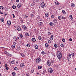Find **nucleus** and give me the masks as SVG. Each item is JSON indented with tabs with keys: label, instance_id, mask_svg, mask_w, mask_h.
Segmentation results:
<instances>
[{
	"label": "nucleus",
	"instance_id": "f257e3e1",
	"mask_svg": "<svg viewBox=\"0 0 76 76\" xmlns=\"http://www.w3.org/2000/svg\"><path fill=\"white\" fill-rule=\"evenodd\" d=\"M56 54L57 57H58V59H61V58L62 57V54H61V53L60 51H57L56 53Z\"/></svg>",
	"mask_w": 76,
	"mask_h": 76
},
{
	"label": "nucleus",
	"instance_id": "f03ea898",
	"mask_svg": "<svg viewBox=\"0 0 76 76\" xmlns=\"http://www.w3.org/2000/svg\"><path fill=\"white\" fill-rule=\"evenodd\" d=\"M36 63L37 64H39L41 63V58H37L36 60Z\"/></svg>",
	"mask_w": 76,
	"mask_h": 76
},
{
	"label": "nucleus",
	"instance_id": "7ed1b4c3",
	"mask_svg": "<svg viewBox=\"0 0 76 76\" xmlns=\"http://www.w3.org/2000/svg\"><path fill=\"white\" fill-rule=\"evenodd\" d=\"M48 70V72L51 73H52L53 72V69L51 67L49 68Z\"/></svg>",
	"mask_w": 76,
	"mask_h": 76
},
{
	"label": "nucleus",
	"instance_id": "20e7f679",
	"mask_svg": "<svg viewBox=\"0 0 76 76\" xmlns=\"http://www.w3.org/2000/svg\"><path fill=\"white\" fill-rule=\"evenodd\" d=\"M46 63H47V65H48V66H50L51 65V61L49 60H48L47 61Z\"/></svg>",
	"mask_w": 76,
	"mask_h": 76
},
{
	"label": "nucleus",
	"instance_id": "39448f33",
	"mask_svg": "<svg viewBox=\"0 0 76 76\" xmlns=\"http://www.w3.org/2000/svg\"><path fill=\"white\" fill-rule=\"evenodd\" d=\"M41 6L42 7L44 8V7H45V3H44V2H42L41 4Z\"/></svg>",
	"mask_w": 76,
	"mask_h": 76
},
{
	"label": "nucleus",
	"instance_id": "423d86ee",
	"mask_svg": "<svg viewBox=\"0 0 76 76\" xmlns=\"http://www.w3.org/2000/svg\"><path fill=\"white\" fill-rule=\"evenodd\" d=\"M7 24L8 26H10V25H11V21L10 20L7 21Z\"/></svg>",
	"mask_w": 76,
	"mask_h": 76
},
{
	"label": "nucleus",
	"instance_id": "0eeeda50",
	"mask_svg": "<svg viewBox=\"0 0 76 76\" xmlns=\"http://www.w3.org/2000/svg\"><path fill=\"white\" fill-rule=\"evenodd\" d=\"M24 63H22L21 64H20V67H23L24 65Z\"/></svg>",
	"mask_w": 76,
	"mask_h": 76
},
{
	"label": "nucleus",
	"instance_id": "6e6552de",
	"mask_svg": "<svg viewBox=\"0 0 76 76\" xmlns=\"http://www.w3.org/2000/svg\"><path fill=\"white\" fill-rule=\"evenodd\" d=\"M22 28H23V29H24V30H26L27 29V27H26V26L25 25H24L22 26Z\"/></svg>",
	"mask_w": 76,
	"mask_h": 76
},
{
	"label": "nucleus",
	"instance_id": "1a4fd4ad",
	"mask_svg": "<svg viewBox=\"0 0 76 76\" xmlns=\"http://www.w3.org/2000/svg\"><path fill=\"white\" fill-rule=\"evenodd\" d=\"M53 22L54 23H57V19H54L53 20Z\"/></svg>",
	"mask_w": 76,
	"mask_h": 76
},
{
	"label": "nucleus",
	"instance_id": "9d476101",
	"mask_svg": "<svg viewBox=\"0 0 76 76\" xmlns=\"http://www.w3.org/2000/svg\"><path fill=\"white\" fill-rule=\"evenodd\" d=\"M22 6V4L20 3H19L17 5V7L18 8H20Z\"/></svg>",
	"mask_w": 76,
	"mask_h": 76
},
{
	"label": "nucleus",
	"instance_id": "9b49d317",
	"mask_svg": "<svg viewBox=\"0 0 76 76\" xmlns=\"http://www.w3.org/2000/svg\"><path fill=\"white\" fill-rule=\"evenodd\" d=\"M37 24L39 26H42V25H43V23H42V22H40V23H37Z\"/></svg>",
	"mask_w": 76,
	"mask_h": 76
},
{
	"label": "nucleus",
	"instance_id": "f8f14e48",
	"mask_svg": "<svg viewBox=\"0 0 76 76\" xmlns=\"http://www.w3.org/2000/svg\"><path fill=\"white\" fill-rule=\"evenodd\" d=\"M17 29L18 31H21V28L20 27H17Z\"/></svg>",
	"mask_w": 76,
	"mask_h": 76
},
{
	"label": "nucleus",
	"instance_id": "ddd939ff",
	"mask_svg": "<svg viewBox=\"0 0 76 76\" xmlns=\"http://www.w3.org/2000/svg\"><path fill=\"white\" fill-rule=\"evenodd\" d=\"M69 18L71 20H73V17L72 15H69Z\"/></svg>",
	"mask_w": 76,
	"mask_h": 76
},
{
	"label": "nucleus",
	"instance_id": "4468645a",
	"mask_svg": "<svg viewBox=\"0 0 76 76\" xmlns=\"http://www.w3.org/2000/svg\"><path fill=\"white\" fill-rule=\"evenodd\" d=\"M48 16H49V14L48 13H46L45 15V17L47 18Z\"/></svg>",
	"mask_w": 76,
	"mask_h": 76
},
{
	"label": "nucleus",
	"instance_id": "2eb2a0df",
	"mask_svg": "<svg viewBox=\"0 0 76 76\" xmlns=\"http://www.w3.org/2000/svg\"><path fill=\"white\" fill-rule=\"evenodd\" d=\"M71 6L72 7H74L75 6V5L74 4H73V3H71Z\"/></svg>",
	"mask_w": 76,
	"mask_h": 76
},
{
	"label": "nucleus",
	"instance_id": "dca6fc26",
	"mask_svg": "<svg viewBox=\"0 0 76 76\" xmlns=\"http://www.w3.org/2000/svg\"><path fill=\"white\" fill-rule=\"evenodd\" d=\"M13 39L14 41H17V38H16V37L15 36L13 38Z\"/></svg>",
	"mask_w": 76,
	"mask_h": 76
},
{
	"label": "nucleus",
	"instance_id": "f3484780",
	"mask_svg": "<svg viewBox=\"0 0 76 76\" xmlns=\"http://www.w3.org/2000/svg\"><path fill=\"white\" fill-rule=\"evenodd\" d=\"M30 17L31 18H34L35 17V16L33 14H31V15H30Z\"/></svg>",
	"mask_w": 76,
	"mask_h": 76
},
{
	"label": "nucleus",
	"instance_id": "a211bd4d",
	"mask_svg": "<svg viewBox=\"0 0 76 76\" xmlns=\"http://www.w3.org/2000/svg\"><path fill=\"white\" fill-rule=\"evenodd\" d=\"M0 20L1 21V22H3L4 21V18H1L0 19Z\"/></svg>",
	"mask_w": 76,
	"mask_h": 76
},
{
	"label": "nucleus",
	"instance_id": "6ab92c4d",
	"mask_svg": "<svg viewBox=\"0 0 76 76\" xmlns=\"http://www.w3.org/2000/svg\"><path fill=\"white\" fill-rule=\"evenodd\" d=\"M49 25L50 26H53V25H54V23L53 22H50L49 23Z\"/></svg>",
	"mask_w": 76,
	"mask_h": 76
},
{
	"label": "nucleus",
	"instance_id": "aec40b11",
	"mask_svg": "<svg viewBox=\"0 0 76 76\" xmlns=\"http://www.w3.org/2000/svg\"><path fill=\"white\" fill-rule=\"evenodd\" d=\"M31 41L33 42H35L36 41V39L35 38H33L32 39Z\"/></svg>",
	"mask_w": 76,
	"mask_h": 76
},
{
	"label": "nucleus",
	"instance_id": "412c9836",
	"mask_svg": "<svg viewBox=\"0 0 76 76\" xmlns=\"http://www.w3.org/2000/svg\"><path fill=\"white\" fill-rule=\"evenodd\" d=\"M21 56L22 57H25V54H23V53H21L20 54Z\"/></svg>",
	"mask_w": 76,
	"mask_h": 76
},
{
	"label": "nucleus",
	"instance_id": "4be33fe9",
	"mask_svg": "<svg viewBox=\"0 0 76 76\" xmlns=\"http://www.w3.org/2000/svg\"><path fill=\"white\" fill-rule=\"evenodd\" d=\"M19 37H20L21 38H23V35L21 34H19Z\"/></svg>",
	"mask_w": 76,
	"mask_h": 76
},
{
	"label": "nucleus",
	"instance_id": "5701e85b",
	"mask_svg": "<svg viewBox=\"0 0 76 76\" xmlns=\"http://www.w3.org/2000/svg\"><path fill=\"white\" fill-rule=\"evenodd\" d=\"M4 10H5V11H7V12L8 11V9L7 8V7H4Z\"/></svg>",
	"mask_w": 76,
	"mask_h": 76
},
{
	"label": "nucleus",
	"instance_id": "b1692460",
	"mask_svg": "<svg viewBox=\"0 0 76 76\" xmlns=\"http://www.w3.org/2000/svg\"><path fill=\"white\" fill-rule=\"evenodd\" d=\"M25 34L26 35V36H28L29 35V34L27 32L25 33Z\"/></svg>",
	"mask_w": 76,
	"mask_h": 76
},
{
	"label": "nucleus",
	"instance_id": "393cba45",
	"mask_svg": "<svg viewBox=\"0 0 76 76\" xmlns=\"http://www.w3.org/2000/svg\"><path fill=\"white\" fill-rule=\"evenodd\" d=\"M45 46L46 47H48L49 46V45L48 44V43H46L45 45Z\"/></svg>",
	"mask_w": 76,
	"mask_h": 76
},
{
	"label": "nucleus",
	"instance_id": "a878e982",
	"mask_svg": "<svg viewBox=\"0 0 76 76\" xmlns=\"http://www.w3.org/2000/svg\"><path fill=\"white\" fill-rule=\"evenodd\" d=\"M11 63L12 64H15V61L14 60L12 61H11Z\"/></svg>",
	"mask_w": 76,
	"mask_h": 76
},
{
	"label": "nucleus",
	"instance_id": "bb28decb",
	"mask_svg": "<svg viewBox=\"0 0 76 76\" xmlns=\"http://www.w3.org/2000/svg\"><path fill=\"white\" fill-rule=\"evenodd\" d=\"M12 74V76H15V75H16V73L15 72H13Z\"/></svg>",
	"mask_w": 76,
	"mask_h": 76
},
{
	"label": "nucleus",
	"instance_id": "cd10ccee",
	"mask_svg": "<svg viewBox=\"0 0 76 76\" xmlns=\"http://www.w3.org/2000/svg\"><path fill=\"white\" fill-rule=\"evenodd\" d=\"M38 39L39 40H41L42 39V37L40 36H39L38 37Z\"/></svg>",
	"mask_w": 76,
	"mask_h": 76
},
{
	"label": "nucleus",
	"instance_id": "c85d7f7f",
	"mask_svg": "<svg viewBox=\"0 0 76 76\" xmlns=\"http://www.w3.org/2000/svg\"><path fill=\"white\" fill-rule=\"evenodd\" d=\"M72 56L74 57L75 56V53H71Z\"/></svg>",
	"mask_w": 76,
	"mask_h": 76
},
{
	"label": "nucleus",
	"instance_id": "c756f323",
	"mask_svg": "<svg viewBox=\"0 0 76 76\" xmlns=\"http://www.w3.org/2000/svg\"><path fill=\"white\" fill-rule=\"evenodd\" d=\"M4 54H9V53L6 51H5L4 52Z\"/></svg>",
	"mask_w": 76,
	"mask_h": 76
},
{
	"label": "nucleus",
	"instance_id": "7c9ffc66",
	"mask_svg": "<svg viewBox=\"0 0 76 76\" xmlns=\"http://www.w3.org/2000/svg\"><path fill=\"white\" fill-rule=\"evenodd\" d=\"M55 4H56V5H58L59 4L58 2L57 1L55 3Z\"/></svg>",
	"mask_w": 76,
	"mask_h": 76
},
{
	"label": "nucleus",
	"instance_id": "2f4dec72",
	"mask_svg": "<svg viewBox=\"0 0 76 76\" xmlns=\"http://www.w3.org/2000/svg\"><path fill=\"white\" fill-rule=\"evenodd\" d=\"M61 47H62V48H63V47H64V45H63V43H62L61 44V45H60Z\"/></svg>",
	"mask_w": 76,
	"mask_h": 76
},
{
	"label": "nucleus",
	"instance_id": "473e14b6",
	"mask_svg": "<svg viewBox=\"0 0 76 76\" xmlns=\"http://www.w3.org/2000/svg\"><path fill=\"white\" fill-rule=\"evenodd\" d=\"M42 66H39L38 67V68L39 69H42Z\"/></svg>",
	"mask_w": 76,
	"mask_h": 76
},
{
	"label": "nucleus",
	"instance_id": "72a5a7b5",
	"mask_svg": "<svg viewBox=\"0 0 76 76\" xmlns=\"http://www.w3.org/2000/svg\"><path fill=\"white\" fill-rule=\"evenodd\" d=\"M12 8H13V9H16V6H15V5H13L12 6Z\"/></svg>",
	"mask_w": 76,
	"mask_h": 76
},
{
	"label": "nucleus",
	"instance_id": "f704fd0d",
	"mask_svg": "<svg viewBox=\"0 0 76 76\" xmlns=\"http://www.w3.org/2000/svg\"><path fill=\"white\" fill-rule=\"evenodd\" d=\"M34 72V69H32L31 70V73H33Z\"/></svg>",
	"mask_w": 76,
	"mask_h": 76
},
{
	"label": "nucleus",
	"instance_id": "c9c22d12",
	"mask_svg": "<svg viewBox=\"0 0 76 76\" xmlns=\"http://www.w3.org/2000/svg\"><path fill=\"white\" fill-rule=\"evenodd\" d=\"M35 49H38V45H36L35 46Z\"/></svg>",
	"mask_w": 76,
	"mask_h": 76
},
{
	"label": "nucleus",
	"instance_id": "e433bc0d",
	"mask_svg": "<svg viewBox=\"0 0 76 76\" xmlns=\"http://www.w3.org/2000/svg\"><path fill=\"white\" fill-rule=\"evenodd\" d=\"M13 45H16V42H13Z\"/></svg>",
	"mask_w": 76,
	"mask_h": 76
},
{
	"label": "nucleus",
	"instance_id": "4c0bfd02",
	"mask_svg": "<svg viewBox=\"0 0 76 76\" xmlns=\"http://www.w3.org/2000/svg\"><path fill=\"white\" fill-rule=\"evenodd\" d=\"M58 19H59V20H61V16H58Z\"/></svg>",
	"mask_w": 76,
	"mask_h": 76
},
{
	"label": "nucleus",
	"instance_id": "58836bf2",
	"mask_svg": "<svg viewBox=\"0 0 76 76\" xmlns=\"http://www.w3.org/2000/svg\"><path fill=\"white\" fill-rule=\"evenodd\" d=\"M62 12L63 14H66V12L64 10H62Z\"/></svg>",
	"mask_w": 76,
	"mask_h": 76
},
{
	"label": "nucleus",
	"instance_id": "ea45409f",
	"mask_svg": "<svg viewBox=\"0 0 76 76\" xmlns=\"http://www.w3.org/2000/svg\"><path fill=\"white\" fill-rule=\"evenodd\" d=\"M54 46L55 48H57V47H58V46H57V44H55L54 45Z\"/></svg>",
	"mask_w": 76,
	"mask_h": 76
},
{
	"label": "nucleus",
	"instance_id": "a19ab883",
	"mask_svg": "<svg viewBox=\"0 0 76 76\" xmlns=\"http://www.w3.org/2000/svg\"><path fill=\"white\" fill-rule=\"evenodd\" d=\"M48 42L49 44H51V41L50 40H48Z\"/></svg>",
	"mask_w": 76,
	"mask_h": 76
},
{
	"label": "nucleus",
	"instance_id": "79ce46f5",
	"mask_svg": "<svg viewBox=\"0 0 76 76\" xmlns=\"http://www.w3.org/2000/svg\"><path fill=\"white\" fill-rule=\"evenodd\" d=\"M37 19H40V16H39V15H37Z\"/></svg>",
	"mask_w": 76,
	"mask_h": 76
},
{
	"label": "nucleus",
	"instance_id": "37998d69",
	"mask_svg": "<svg viewBox=\"0 0 76 76\" xmlns=\"http://www.w3.org/2000/svg\"><path fill=\"white\" fill-rule=\"evenodd\" d=\"M3 6H0V9H1V10H2L3 9Z\"/></svg>",
	"mask_w": 76,
	"mask_h": 76
},
{
	"label": "nucleus",
	"instance_id": "c03bdc74",
	"mask_svg": "<svg viewBox=\"0 0 76 76\" xmlns=\"http://www.w3.org/2000/svg\"><path fill=\"white\" fill-rule=\"evenodd\" d=\"M51 18H52L53 19L54 18V15H52L51 16Z\"/></svg>",
	"mask_w": 76,
	"mask_h": 76
},
{
	"label": "nucleus",
	"instance_id": "a18cd8bd",
	"mask_svg": "<svg viewBox=\"0 0 76 76\" xmlns=\"http://www.w3.org/2000/svg\"><path fill=\"white\" fill-rule=\"evenodd\" d=\"M15 70H16V71L18 70V68L17 67H15L14 68Z\"/></svg>",
	"mask_w": 76,
	"mask_h": 76
},
{
	"label": "nucleus",
	"instance_id": "49530a36",
	"mask_svg": "<svg viewBox=\"0 0 76 76\" xmlns=\"http://www.w3.org/2000/svg\"><path fill=\"white\" fill-rule=\"evenodd\" d=\"M35 2H33V3L32 4V6H34V5H35Z\"/></svg>",
	"mask_w": 76,
	"mask_h": 76
},
{
	"label": "nucleus",
	"instance_id": "de8ad7c7",
	"mask_svg": "<svg viewBox=\"0 0 76 76\" xmlns=\"http://www.w3.org/2000/svg\"><path fill=\"white\" fill-rule=\"evenodd\" d=\"M62 41H63V42H65V39H64L63 38L62 39Z\"/></svg>",
	"mask_w": 76,
	"mask_h": 76
},
{
	"label": "nucleus",
	"instance_id": "09e8293b",
	"mask_svg": "<svg viewBox=\"0 0 76 76\" xmlns=\"http://www.w3.org/2000/svg\"><path fill=\"white\" fill-rule=\"evenodd\" d=\"M12 16H13V18H14V19H15L16 17H15V15L14 14H13Z\"/></svg>",
	"mask_w": 76,
	"mask_h": 76
},
{
	"label": "nucleus",
	"instance_id": "8fccbe9b",
	"mask_svg": "<svg viewBox=\"0 0 76 76\" xmlns=\"http://www.w3.org/2000/svg\"><path fill=\"white\" fill-rule=\"evenodd\" d=\"M11 47L12 48H14L15 47V45H12L11 46Z\"/></svg>",
	"mask_w": 76,
	"mask_h": 76
},
{
	"label": "nucleus",
	"instance_id": "3c124183",
	"mask_svg": "<svg viewBox=\"0 0 76 76\" xmlns=\"http://www.w3.org/2000/svg\"><path fill=\"white\" fill-rule=\"evenodd\" d=\"M41 53L42 54H43V55L45 54V52H44V51H42L41 52Z\"/></svg>",
	"mask_w": 76,
	"mask_h": 76
},
{
	"label": "nucleus",
	"instance_id": "603ef678",
	"mask_svg": "<svg viewBox=\"0 0 76 76\" xmlns=\"http://www.w3.org/2000/svg\"><path fill=\"white\" fill-rule=\"evenodd\" d=\"M26 46L27 47L29 48V47H30V45H29V44H27L26 45Z\"/></svg>",
	"mask_w": 76,
	"mask_h": 76
},
{
	"label": "nucleus",
	"instance_id": "864d4df0",
	"mask_svg": "<svg viewBox=\"0 0 76 76\" xmlns=\"http://www.w3.org/2000/svg\"><path fill=\"white\" fill-rule=\"evenodd\" d=\"M5 69H6V70H8L9 69V67L7 66V67H5Z\"/></svg>",
	"mask_w": 76,
	"mask_h": 76
},
{
	"label": "nucleus",
	"instance_id": "5fc2aeb1",
	"mask_svg": "<svg viewBox=\"0 0 76 76\" xmlns=\"http://www.w3.org/2000/svg\"><path fill=\"white\" fill-rule=\"evenodd\" d=\"M19 50H20V48H17V50L18 51H19Z\"/></svg>",
	"mask_w": 76,
	"mask_h": 76
},
{
	"label": "nucleus",
	"instance_id": "6e6d98bb",
	"mask_svg": "<svg viewBox=\"0 0 76 76\" xmlns=\"http://www.w3.org/2000/svg\"><path fill=\"white\" fill-rule=\"evenodd\" d=\"M69 58H70L71 57H72L71 56V55H70V54L69 55Z\"/></svg>",
	"mask_w": 76,
	"mask_h": 76
},
{
	"label": "nucleus",
	"instance_id": "4d7b16f0",
	"mask_svg": "<svg viewBox=\"0 0 76 76\" xmlns=\"http://www.w3.org/2000/svg\"><path fill=\"white\" fill-rule=\"evenodd\" d=\"M4 66L5 67H7V64H5L4 65Z\"/></svg>",
	"mask_w": 76,
	"mask_h": 76
},
{
	"label": "nucleus",
	"instance_id": "13d9d810",
	"mask_svg": "<svg viewBox=\"0 0 76 76\" xmlns=\"http://www.w3.org/2000/svg\"><path fill=\"white\" fill-rule=\"evenodd\" d=\"M16 2L18 3V2H19V0H16Z\"/></svg>",
	"mask_w": 76,
	"mask_h": 76
},
{
	"label": "nucleus",
	"instance_id": "bf43d9fd",
	"mask_svg": "<svg viewBox=\"0 0 76 76\" xmlns=\"http://www.w3.org/2000/svg\"><path fill=\"white\" fill-rule=\"evenodd\" d=\"M50 40H53V37H51L50 38Z\"/></svg>",
	"mask_w": 76,
	"mask_h": 76
},
{
	"label": "nucleus",
	"instance_id": "052dcab7",
	"mask_svg": "<svg viewBox=\"0 0 76 76\" xmlns=\"http://www.w3.org/2000/svg\"><path fill=\"white\" fill-rule=\"evenodd\" d=\"M0 14H3V12L0 11Z\"/></svg>",
	"mask_w": 76,
	"mask_h": 76
},
{
	"label": "nucleus",
	"instance_id": "680f3d73",
	"mask_svg": "<svg viewBox=\"0 0 76 76\" xmlns=\"http://www.w3.org/2000/svg\"><path fill=\"white\" fill-rule=\"evenodd\" d=\"M69 40L70 41H72V39L71 38H70V39H69Z\"/></svg>",
	"mask_w": 76,
	"mask_h": 76
},
{
	"label": "nucleus",
	"instance_id": "e2e57ef3",
	"mask_svg": "<svg viewBox=\"0 0 76 76\" xmlns=\"http://www.w3.org/2000/svg\"><path fill=\"white\" fill-rule=\"evenodd\" d=\"M48 35H50L51 34V33L50 32H49L48 33Z\"/></svg>",
	"mask_w": 76,
	"mask_h": 76
},
{
	"label": "nucleus",
	"instance_id": "0e129e2a",
	"mask_svg": "<svg viewBox=\"0 0 76 76\" xmlns=\"http://www.w3.org/2000/svg\"><path fill=\"white\" fill-rule=\"evenodd\" d=\"M34 1H36V2H38V1H39V0H34Z\"/></svg>",
	"mask_w": 76,
	"mask_h": 76
},
{
	"label": "nucleus",
	"instance_id": "69168bd1",
	"mask_svg": "<svg viewBox=\"0 0 76 76\" xmlns=\"http://www.w3.org/2000/svg\"><path fill=\"white\" fill-rule=\"evenodd\" d=\"M16 38H17V39H19V38L18 36Z\"/></svg>",
	"mask_w": 76,
	"mask_h": 76
},
{
	"label": "nucleus",
	"instance_id": "338daca9",
	"mask_svg": "<svg viewBox=\"0 0 76 76\" xmlns=\"http://www.w3.org/2000/svg\"><path fill=\"white\" fill-rule=\"evenodd\" d=\"M62 19H65V18L64 17L62 16Z\"/></svg>",
	"mask_w": 76,
	"mask_h": 76
},
{
	"label": "nucleus",
	"instance_id": "774afa93",
	"mask_svg": "<svg viewBox=\"0 0 76 76\" xmlns=\"http://www.w3.org/2000/svg\"><path fill=\"white\" fill-rule=\"evenodd\" d=\"M9 63L10 64H11V62H10V61H9Z\"/></svg>",
	"mask_w": 76,
	"mask_h": 76
}]
</instances>
